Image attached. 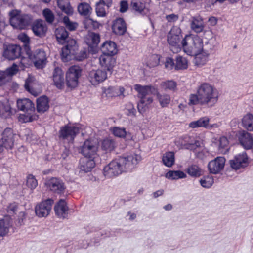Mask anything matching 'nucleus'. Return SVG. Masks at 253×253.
I'll list each match as a JSON object with an SVG mask.
<instances>
[{
	"label": "nucleus",
	"instance_id": "1",
	"mask_svg": "<svg viewBox=\"0 0 253 253\" xmlns=\"http://www.w3.org/2000/svg\"><path fill=\"white\" fill-rule=\"evenodd\" d=\"M218 99L216 89L210 84L204 83L197 87L196 93L189 95L188 105L192 106L199 104L211 107L217 102Z\"/></svg>",
	"mask_w": 253,
	"mask_h": 253
},
{
	"label": "nucleus",
	"instance_id": "2",
	"mask_svg": "<svg viewBox=\"0 0 253 253\" xmlns=\"http://www.w3.org/2000/svg\"><path fill=\"white\" fill-rule=\"evenodd\" d=\"M136 164L137 160L133 156H120L104 167L103 174L108 178L116 176L131 170Z\"/></svg>",
	"mask_w": 253,
	"mask_h": 253
},
{
	"label": "nucleus",
	"instance_id": "3",
	"mask_svg": "<svg viewBox=\"0 0 253 253\" xmlns=\"http://www.w3.org/2000/svg\"><path fill=\"white\" fill-rule=\"evenodd\" d=\"M79 51V45L77 41L74 39H70L67 42V44L63 46L61 50V56L63 62H68L74 59L77 61H82L87 58L86 50Z\"/></svg>",
	"mask_w": 253,
	"mask_h": 253
},
{
	"label": "nucleus",
	"instance_id": "4",
	"mask_svg": "<svg viewBox=\"0 0 253 253\" xmlns=\"http://www.w3.org/2000/svg\"><path fill=\"white\" fill-rule=\"evenodd\" d=\"M182 45L184 52L189 56L203 51V40L197 36L186 35L182 39Z\"/></svg>",
	"mask_w": 253,
	"mask_h": 253
},
{
	"label": "nucleus",
	"instance_id": "5",
	"mask_svg": "<svg viewBox=\"0 0 253 253\" xmlns=\"http://www.w3.org/2000/svg\"><path fill=\"white\" fill-rule=\"evenodd\" d=\"M44 184L46 190L55 196L64 195L66 190V186L64 181L57 177L46 178Z\"/></svg>",
	"mask_w": 253,
	"mask_h": 253
},
{
	"label": "nucleus",
	"instance_id": "6",
	"mask_svg": "<svg viewBox=\"0 0 253 253\" xmlns=\"http://www.w3.org/2000/svg\"><path fill=\"white\" fill-rule=\"evenodd\" d=\"M134 89L138 92V97L140 101L137 104V109L140 114H143L146 111L145 97L150 93H156V90L152 87V85H142L140 84H136L134 86Z\"/></svg>",
	"mask_w": 253,
	"mask_h": 253
},
{
	"label": "nucleus",
	"instance_id": "7",
	"mask_svg": "<svg viewBox=\"0 0 253 253\" xmlns=\"http://www.w3.org/2000/svg\"><path fill=\"white\" fill-rule=\"evenodd\" d=\"M25 53L28 58L32 61L36 69H42L45 67L47 63V57L43 49L38 48L33 52L30 49L29 52Z\"/></svg>",
	"mask_w": 253,
	"mask_h": 253
},
{
	"label": "nucleus",
	"instance_id": "8",
	"mask_svg": "<svg viewBox=\"0 0 253 253\" xmlns=\"http://www.w3.org/2000/svg\"><path fill=\"white\" fill-rule=\"evenodd\" d=\"M183 38L181 29L174 26L168 32L167 40L168 44L178 51L182 48V43Z\"/></svg>",
	"mask_w": 253,
	"mask_h": 253
},
{
	"label": "nucleus",
	"instance_id": "9",
	"mask_svg": "<svg viewBox=\"0 0 253 253\" xmlns=\"http://www.w3.org/2000/svg\"><path fill=\"white\" fill-rule=\"evenodd\" d=\"M82 69L78 65H73L66 74V84L68 88L74 89L79 84V79L81 76Z\"/></svg>",
	"mask_w": 253,
	"mask_h": 253
},
{
	"label": "nucleus",
	"instance_id": "10",
	"mask_svg": "<svg viewBox=\"0 0 253 253\" xmlns=\"http://www.w3.org/2000/svg\"><path fill=\"white\" fill-rule=\"evenodd\" d=\"M80 132V127L68 124L62 126L58 132V137L62 140L73 143L75 138Z\"/></svg>",
	"mask_w": 253,
	"mask_h": 253
},
{
	"label": "nucleus",
	"instance_id": "11",
	"mask_svg": "<svg viewBox=\"0 0 253 253\" xmlns=\"http://www.w3.org/2000/svg\"><path fill=\"white\" fill-rule=\"evenodd\" d=\"M33 16L30 14H16L11 16V25L16 28L24 29L32 22Z\"/></svg>",
	"mask_w": 253,
	"mask_h": 253
},
{
	"label": "nucleus",
	"instance_id": "12",
	"mask_svg": "<svg viewBox=\"0 0 253 253\" xmlns=\"http://www.w3.org/2000/svg\"><path fill=\"white\" fill-rule=\"evenodd\" d=\"M22 48L17 44L4 43L2 56L8 60H14L21 56Z\"/></svg>",
	"mask_w": 253,
	"mask_h": 253
},
{
	"label": "nucleus",
	"instance_id": "13",
	"mask_svg": "<svg viewBox=\"0 0 253 253\" xmlns=\"http://www.w3.org/2000/svg\"><path fill=\"white\" fill-rule=\"evenodd\" d=\"M97 150L98 147L95 143L93 141L87 139L82 145L80 153L84 156V157L96 159L98 157Z\"/></svg>",
	"mask_w": 253,
	"mask_h": 253
},
{
	"label": "nucleus",
	"instance_id": "14",
	"mask_svg": "<svg viewBox=\"0 0 253 253\" xmlns=\"http://www.w3.org/2000/svg\"><path fill=\"white\" fill-rule=\"evenodd\" d=\"M54 200L48 198L37 205L35 208L36 214L39 217L47 216L50 213Z\"/></svg>",
	"mask_w": 253,
	"mask_h": 253
},
{
	"label": "nucleus",
	"instance_id": "15",
	"mask_svg": "<svg viewBox=\"0 0 253 253\" xmlns=\"http://www.w3.org/2000/svg\"><path fill=\"white\" fill-rule=\"evenodd\" d=\"M1 138L0 142L3 145L7 150H11L14 143V136L13 130L10 127H7L4 129L1 133Z\"/></svg>",
	"mask_w": 253,
	"mask_h": 253
},
{
	"label": "nucleus",
	"instance_id": "16",
	"mask_svg": "<svg viewBox=\"0 0 253 253\" xmlns=\"http://www.w3.org/2000/svg\"><path fill=\"white\" fill-rule=\"evenodd\" d=\"M87 78L92 85H96L107 79V73L101 69L92 70L88 73Z\"/></svg>",
	"mask_w": 253,
	"mask_h": 253
},
{
	"label": "nucleus",
	"instance_id": "17",
	"mask_svg": "<svg viewBox=\"0 0 253 253\" xmlns=\"http://www.w3.org/2000/svg\"><path fill=\"white\" fill-rule=\"evenodd\" d=\"M225 161L223 157H217L211 161L208 165L210 173L214 174L219 173L223 169Z\"/></svg>",
	"mask_w": 253,
	"mask_h": 253
},
{
	"label": "nucleus",
	"instance_id": "18",
	"mask_svg": "<svg viewBox=\"0 0 253 253\" xmlns=\"http://www.w3.org/2000/svg\"><path fill=\"white\" fill-rule=\"evenodd\" d=\"M229 163L231 167L236 170L241 168L246 167L249 164L247 153L243 152L235 156L233 159L229 161Z\"/></svg>",
	"mask_w": 253,
	"mask_h": 253
},
{
	"label": "nucleus",
	"instance_id": "19",
	"mask_svg": "<svg viewBox=\"0 0 253 253\" xmlns=\"http://www.w3.org/2000/svg\"><path fill=\"white\" fill-rule=\"evenodd\" d=\"M10 228L13 229V219L10 215H6L2 218H0V237H4L8 235Z\"/></svg>",
	"mask_w": 253,
	"mask_h": 253
},
{
	"label": "nucleus",
	"instance_id": "20",
	"mask_svg": "<svg viewBox=\"0 0 253 253\" xmlns=\"http://www.w3.org/2000/svg\"><path fill=\"white\" fill-rule=\"evenodd\" d=\"M238 140L241 145L246 150H250L253 147V136L247 131H239Z\"/></svg>",
	"mask_w": 253,
	"mask_h": 253
},
{
	"label": "nucleus",
	"instance_id": "21",
	"mask_svg": "<svg viewBox=\"0 0 253 253\" xmlns=\"http://www.w3.org/2000/svg\"><path fill=\"white\" fill-rule=\"evenodd\" d=\"M95 166V159L83 157L79 161L78 168L80 172L84 173L90 171Z\"/></svg>",
	"mask_w": 253,
	"mask_h": 253
},
{
	"label": "nucleus",
	"instance_id": "22",
	"mask_svg": "<svg viewBox=\"0 0 253 253\" xmlns=\"http://www.w3.org/2000/svg\"><path fill=\"white\" fill-rule=\"evenodd\" d=\"M32 29L36 36L42 38L45 36L47 26L42 20L37 19L33 22Z\"/></svg>",
	"mask_w": 253,
	"mask_h": 253
},
{
	"label": "nucleus",
	"instance_id": "23",
	"mask_svg": "<svg viewBox=\"0 0 253 253\" xmlns=\"http://www.w3.org/2000/svg\"><path fill=\"white\" fill-rule=\"evenodd\" d=\"M100 50L105 56H113L116 54L118 52L116 43L111 41H107L101 46Z\"/></svg>",
	"mask_w": 253,
	"mask_h": 253
},
{
	"label": "nucleus",
	"instance_id": "24",
	"mask_svg": "<svg viewBox=\"0 0 253 253\" xmlns=\"http://www.w3.org/2000/svg\"><path fill=\"white\" fill-rule=\"evenodd\" d=\"M54 210L56 215L59 218H67L68 207L65 200L60 199L55 205Z\"/></svg>",
	"mask_w": 253,
	"mask_h": 253
},
{
	"label": "nucleus",
	"instance_id": "25",
	"mask_svg": "<svg viewBox=\"0 0 253 253\" xmlns=\"http://www.w3.org/2000/svg\"><path fill=\"white\" fill-rule=\"evenodd\" d=\"M54 85L59 89H62L64 87V73L59 67L55 68L52 75Z\"/></svg>",
	"mask_w": 253,
	"mask_h": 253
},
{
	"label": "nucleus",
	"instance_id": "26",
	"mask_svg": "<svg viewBox=\"0 0 253 253\" xmlns=\"http://www.w3.org/2000/svg\"><path fill=\"white\" fill-rule=\"evenodd\" d=\"M113 32L116 35H124L126 32V24L122 18H118L114 21L112 26Z\"/></svg>",
	"mask_w": 253,
	"mask_h": 253
},
{
	"label": "nucleus",
	"instance_id": "27",
	"mask_svg": "<svg viewBox=\"0 0 253 253\" xmlns=\"http://www.w3.org/2000/svg\"><path fill=\"white\" fill-rule=\"evenodd\" d=\"M17 106L18 109L25 112H34L35 109L34 104L28 98L18 99Z\"/></svg>",
	"mask_w": 253,
	"mask_h": 253
},
{
	"label": "nucleus",
	"instance_id": "28",
	"mask_svg": "<svg viewBox=\"0 0 253 253\" xmlns=\"http://www.w3.org/2000/svg\"><path fill=\"white\" fill-rule=\"evenodd\" d=\"M56 40L60 44H67L69 39H72L69 37V33L64 27H59L56 28L55 31Z\"/></svg>",
	"mask_w": 253,
	"mask_h": 253
},
{
	"label": "nucleus",
	"instance_id": "29",
	"mask_svg": "<svg viewBox=\"0 0 253 253\" xmlns=\"http://www.w3.org/2000/svg\"><path fill=\"white\" fill-rule=\"evenodd\" d=\"M125 89L121 86H109L106 89L104 92L107 97H124V92Z\"/></svg>",
	"mask_w": 253,
	"mask_h": 253
},
{
	"label": "nucleus",
	"instance_id": "30",
	"mask_svg": "<svg viewBox=\"0 0 253 253\" xmlns=\"http://www.w3.org/2000/svg\"><path fill=\"white\" fill-rule=\"evenodd\" d=\"M88 41L87 44L89 48L90 49V51L93 53L97 52L98 50V44L100 42V36L99 34L94 32H90L88 34Z\"/></svg>",
	"mask_w": 253,
	"mask_h": 253
},
{
	"label": "nucleus",
	"instance_id": "31",
	"mask_svg": "<svg viewBox=\"0 0 253 253\" xmlns=\"http://www.w3.org/2000/svg\"><path fill=\"white\" fill-rule=\"evenodd\" d=\"M49 98L46 95H42L37 99V111L40 113H43L49 108Z\"/></svg>",
	"mask_w": 253,
	"mask_h": 253
},
{
	"label": "nucleus",
	"instance_id": "32",
	"mask_svg": "<svg viewBox=\"0 0 253 253\" xmlns=\"http://www.w3.org/2000/svg\"><path fill=\"white\" fill-rule=\"evenodd\" d=\"M115 147L116 142L113 139L110 137L106 138L101 142V149L105 151L106 153H110L114 150Z\"/></svg>",
	"mask_w": 253,
	"mask_h": 253
},
{
	"label": "nucleus",
	"instance_id": "33",
	"mask_svg": "<svg viewBox=\"0 0 253 253\" xmlns=\"http://www.w3.org/2000/svg\"><path fill=\"white\" fill-rule=\"evenodd\" d=\"M152 87L157 91L156 93H150L149 95H156L160 106L162 108L167 107L170 102L171 99L169 95L166 94H161L159 93L157 87L154 86H152Z\"/></svg>",
	"mask_w": 253,
	"mask_h": 253
},
{
	"label": "nucleus",
	"instance_id": "34",
	"mask_svg": "<svg viewBox=\"0 0 253 253\" xmlns=\"http://www.w3.org/2000/svg\"><path fill=\"white\" fill-rule=\"evenodd\" d=\"M112 56L101 57L100 58V62L102 66H104L105 69L108 71H111L114 66L115 60Z\"/></svg>",
	"mask_w": 253,
	"mask_h": 253
},
{
	"label": "nucleus",
	"instance_id": "35",
	"mask_svg": "<svg viewBox=\"0 0 253 253\" xmlns=\"http://www.w3.org/2000/svg\"><path fill=\"white\" fill-rule=\"evenodd\" d=\"M243 126L248 131L253 132V115L248 113L242 120Z\"/></svg>",
	"mask_w": 253,
	"mask_h": 253
},
{
	"label": "nucleus",
	"instance_id": "36",
	"mask_svg": "<svg viewBox=\"0 0 253 253\" xmlns=\"http://www.w3.org/2000/svg\"><path fill=\"white\" fill-rule=\"evenodd\" d=\"M112 133L115 136L118 137L126 138L127 140L132 139L131 133L126 132L124 128L114 127L113 128Z\"/></svg>",
	"mask_w": 253,
	"mask_h": 253
},
{
	"label": "nucleus",
	"instance_id": "37",
	"mask_svg": "<svg viewBox=\"0 0 253 253\" xmlns=\"http://www.w3.org/2000/svg\"><path fill=\"white\" fill-rule=\"evenodd\" d=\"M209 120V118L207 117H202L197 121L191 122L189 124V126L193 128L200 127L207 128L208 127Z\"/></svg>",
	"mask_w": 253,
	"mask_h": 253
},
{
	"label": "nucleus",
	"instance_id": "38",
	"mask_svg": "<svg viewBox=\"0 0 253 253\" xmlns=\"http://www.w3.org/2000/svg\"><path fill=\"white\" fill-rule=\"evenodd\" d=\"M186 172L192 177H199L202 175L201 169L197 165L190 166L186 170Z\"/></svg>",
	"mask_w": 253,
	"mask_h": 253
},
{
	"label": "nucleus",
	"instance_id": "39",
	"mask_svg": "<svg viewBox=\"0 0 253 253\" xmlns=\"http://www.w3.org/2000/svg\"><path fill=\"white\" fill-rule=\"evenodd\" d=\"M169 179L176 180L186 177V174L181 170H169L165 175Z\"/></svg>",
	"mask_w": 253,
	"mask_h": 253
},
{
	"label": "nucleus",
	"instance_id": "40",
	"mask_svg": "<svg viewBox=\"0 0 253 253\" xmlns=\"http://www.w3.org/2000/svg\"><path fill=\"white\" fill-rule=\"evenodd\" d=\"M162 161L166 166L171 167L175 162L174 153L173 152L165 153L163 156Z\"/></svg>",
	"mask_w": 253,
	"mask_h": 253
},
{
	"label": "nucleus",
	"instance_id": "41",
	"mask_svg": "<svg viewBox=\"0 0 253 253\" xmlns=\"http://www.w3.org/2000/svg\"><path fill=\"white\" fill-rule=\"evenodd\" d=\"M192 56L195 57V64L197 66L204 65L207 61L208 54L204 52V51L193 54Z\"/></svg>",
	"mask_w": 253,
	"mask_h": 253
},
{
	"label": "nucleus",
	"instance_id": "42",
	"mask_svg": "<svg viewBox=\"0 0 253 253\" xmlns=\"http://www.w3.org/2000/svg\"><path fill=\"white\" fill-rule=\"evenodd\" d=\"M203 22L201 18H193L191 23V28L196 33H200L204 29Z\"/></svg>",
	"mask_w": 253,
	"mask_h": 253
},
{
	"label": "nucleus",
	"instance_id": "43",
	"mask_svg": "<svg viewBox=\"0 0 253 253\" xmlns=\"http://www.w3.org/2000/svg\"><path fill=\"white\" fill-rule=\"evenodd\" d=\"M175 69L184 70L188 68V61L185 58L180 55H177L175 59Z\"/></svg>",
	"mask_w": 253,
	"mask_h": 253
},
{
	"label": "nucleus",
	"instance_id": "44",
	"mask_svg": "<svg viewBox=\"0 0 253 253\" xmlns=\"http://www.w3.org/2000/svg\"><path fill=\"white\" fill-rule=\"evenodd\" d=\"M130 6L134 11L141 14L145 8V4L139 0H131Z\"/></svg>",
	"mask_w": 253,
	"mask_h": 253
},
{
	"label": "nucleus",
	"instance_id": "45",
	"mask_svg": "<svg viewBox=\"0 0 253 253\" xmlns=\"http://www.w3.org/2000/svg\"><path fill=\"white\" fill-rule=\"evenodd\" d=\"M201 185L205 188H210L214 183V179L212 176H204L199 181Z\"/></svg>",
	"mask_w": 253,
	"mask_h": 253
},
{
	"label": "nucleus",
	"instance_id": "46",
	"mask_svg": "<svg viewBox=\"0 0 253 253\" xmlns=\"http://www.w3.org/2000/svg\"><path fill=\"white\" fill-rule=\"evenodd\" d=\"M92 10L89 4L86 3H80L78 6V10L81 15L88 16Z\"/></svg>",
	"mask_w": 253,
	"mask_h": 253
},
{
	"label": "nucleus",
	"instance_id": "47",
	"mask_svg": "<svg viewBox=\"0 0 253 253\" xmlns=\"http://www.w3.org/2000/svg\"><path fill=\"white\" fill-rule=\"evenodd\" d=\"M18 39L23 43V49L25 53L29 52L30 47V38L26 34H22L18 36Z\"/></svg>",
	"mask_w": 253,
	"mask_h": 253
},
{
	"label": "nucleus",
	"instance_id": "48",
	"mask_svg": "<svg viewBox=\"0 0 253 253\" xmlns=\"http://www.w3.org/2000/svg\"><path fill=\"white\" fill-rule=\"evenodd\" d=\"M42 15L45 21L48 24H52L55 20V16L53 12L49 8L43 9Z\"/></svg>",
	"mask_w": 253,
	"mask_h": 253
},
{
	"label": "nucleus",
	"instance_id": "49",
	"mask_svg": "<svg viewBox=\"0 0 253 253\" xmlns=\"http://www.w3.org/2000/svg\"><path fill=\"white\" fill-rule=\"evenodd\" d=\"M11 108L8 103L2 104L0 105V115L7 118L11 115Z\"/></svg>",
	"mask_w": 253,
	"mask_h": 253
},
{
	"label": "nucleus",
	"instance_id": "50",
	"mask_svg": "<svg viewBox=\"0 0 253 253\" xmlns=\"http://www.w3.org/2000/svg\"><path fill=\"white\" fill-rule=\"evenodd\" d=\"M58 7L61 11L68 15H72L73 13V9L69 2L66 4L62 3L61 1H57Z\"/></svg>",
	"mask_w": 253,
	"mask_h": 253
},
{
	"label": "nucleus",
	"instance_id": "51",
	"mask_svg": "<svg viewBox=\"0 0 253 253\" xmlns=\"http://www.w3.org/2000/svg\"><path fill=\"white\" fill-rule=\"evenodd\" d=\"M26 185L31 190H33L37 187L38 181L33 175L29 174L27 176Z\"/></svg>",
	"mask_w": 253,
	"mask_h": 253
},
{
	"label": "nucleus",
	"instance_id": "52",
	"mask_svg": "<svg viewBox=\"0 0 253 253\" xmlns=\"http://www.w3.org/2000/svg\"><path fill=\"white\" fill-rule=\"evenodd\" d=\"M161 86L165 90H170L174 91L176 89L177 83L173 81H167L162 82Z\"/></svg>",
	"mask_w": 253,
	"mask_h": 253
},
{
	"label": "nucleus",
	"instance_id": "53",
	"mask_svg": "<svg viewBox=\"0 0 253 253\" xmlns=\"http://www.w3.org/2000/svg\"><path fill=\"white\" fill-rule=\"evenodd\" d=\"M105 5L99 2L96 3L95 11L97 16L105 17L106 15V12L105 9Z\"/></svg>",
	"mask_w": 253,
	"mask_h": 253
},
{
	"label": "nucleus",
	"instance_id": "54",
	"mask_svg": "<svg viewBox=\"0 0 253 253\" xmlns=\"http://www.w3.org/2000/svg\"><path fill=\"white\" fill-rule=\"evenodd\" d=\"M84 23L85 26L86 25L91 26L92 29L94 30L98 29L100 26V24L99 22L90 18H86Z\"/></svg>",
	"mask_w": 253,
	"mask_h": 253
},
{
	"label": "nucleus",
	"instance_id": "55",
	"mask_svg": "<svg viewBox=\"0 0 253 253\" xmlns=\"http://www.w3.org/2000/svg\"><path fill=\"white\" fill-rule=\"evenodd\" d=\"M26 114L22 115L21 119H23L25 123L31 122L34 120H36L38 118V116L36 115H32L33 112H26Z\"/></svg>",
	"mask_w": 253,
	"mask_h": 253
},
{
	"label": "nucleus",
	"instance_id": "56",
	"mask_svg": "<svg viewBox=\"0 0 253 253\" xmlns=\"http://www.w3.org/2000/svg\"><path fill=\"white\" fill-rule=\"evenodd\" d=\"M185 149L193 151L195 153L196 149L200 147V142L198 140H195L194 142L192 141L190 143L184 144Z\"/></svg>",
	"mask_w": 253,
	"mask_h": 253
},
{
	"label": "nucleus",
	"instance_id": "57",
	"mask_svg": "<svg viewBox=\"0 0 253 253\" xmlns=\"http://www.w3.org/2000/svg\"><path fill=\"white\" fill-rule=\"evenodd\" d=\"M125 109L128 111L126 115L134 117L136 116V110L131 102H129L126 104Z\"/></svg>",
	"mask_w": 253,
	"mask_h": 253
},
{
	"label": "nucleus",
	"instance_id": "58",
	"mask_svg": "<svg viewBox=\"0 0 253 253\" xmlns=\"http://www.w3.org/2000/svg\"><path fill=\"white\" fill-rule=\"evenodd\" d=\"M26 219V214L23 211L19 213L18 218L15 221V226L20 227L24 224V221Z\"/></svg>",
	"mask_w": 253,
	"mask_h": 253
},
{
	"label": "nucleus",
	"instance_id": "59",
	"mask_svg": "<svg viewBox=\"0 0 253 253\" xmlns=\"http://www.w3.org/2000/svg\"><path fill=\"white\" fill-rule=\"evenodd\" d=\"M17 209L18 205L16 203H13L8 206L7 211L9 214L13 215L15 214L16 212L17 211Z\"/></svg>",
	"mask_w": 253,
	"mask_h": 253
},
{
	"label": "nucleus",
	"instance_id": "60",
	"mask_svg": "<svg viewBox=\"0 0 253 253\" xmlns=\"http://www.w3.org/2000/svg\"><path fill=\"white\" fill-rule=\"evenodd\" d=\"M191 138L190 136L187 135H185L181 137L179 141H178V144L181 146L182 148L185 149L184 144H187L190 143L192 141L190 140Z\"/></svg>",
	"mask_w": 253,
	"mask_h": 253
},
{
	"label": "nucleus",
	"instance_id": "61",
	"mask_svg": "<svg viewBox=\"0 0 253 253\" xmlns=\"http://www.w3.org/2000/svg\"><path fill=\"white\" fill-rule=\"evenodd\" d=\"M175 63L174 60L171 57H167L165 63L166 68L169 70H171L173 68H175Z\"/></svg>",
	"mask_w": 253,
	"mask_h": 253
},
{
	"label": "nucleus",
	"instance_id": "62",
	"mask_svg": "<svg viewBox=\"0 0 253 253\" xmlns=\"http://www.w3.org/2000/svg\"><path fill=\"white\" fill-rule=\"evenodd\" d=\"M18 71L17 66L14 64L12 66L7 69L5 73L6 76H13L15 75Z\"/></svg>",
	"mask_w": 253,
	"mask_h": 253
},
{
	"label": "nucleus",
	"instance_id": "63",
	"mask_svg": "<svg viewBox=\"0 0 253 253\" xmlns=\"http://www.w3.org/2000/svg\"><path fill=\"white\" fill-rule=\"evenodd\" d=\"M208 152L205 149L195 152L196 157L201 160H204L208 155Z\"/></svg>",
	"mask_w": 253,
	"mask_h": 253
},
{
	"label": "nucleus",
	"instance_id": "64",
	"mask_svg": "<svg viewBox=\"0 0 253 253\" xmlns=\"http://www.w3.org/2000/svg\"><path fill=\"white\" fill-rule=\"evenodd\" d=\"M128 8V3L126 0H122L120 2V11L124 13L127 11Z\"/></svg>",
	"mask_w": 253,
	"mask_h": 253
}]
</instances>
